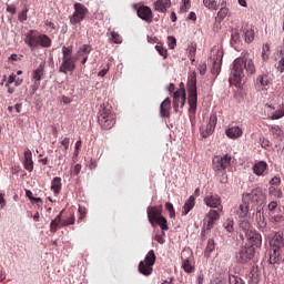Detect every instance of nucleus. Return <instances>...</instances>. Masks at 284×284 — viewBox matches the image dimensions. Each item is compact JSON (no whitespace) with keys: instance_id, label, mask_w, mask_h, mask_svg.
Masks as SVG:
<instances>
[{"instance_id":"79ce46f5","label":"nucleus","mask_w":284,"mask_h":284,"mask_svg":"<svg viewBox=\"0 0 284 284\" xmlns=\"http://www.w3.org/2000/svg\"><path fill=\"white\" fill-rule=\"evenodd\" d=\"M270 132L273 134V136H283V129H281L278 125H272L270 128Z\"/></svg>"},{"instance_id":"c756f323","label":"nucleus","mask_w":284,"mask_h":284,"mask_svg":"<svg viewBox=\"0 0 284 284\" xmlns=\"http://www.w3.org/2000/svg\"><path fill=\"white\" fill-rule=\"evenodd\" d=\"M255 83L256 85H261V88H267L270 85V75L266 73L257 75Z\"/></svg>"},{"instance_id":"72a5a7b5","label":"nucleus","mask_w":284,"mask_h":284,"mask_svg":"<svg viewBox=\"0 0 284 284\" xmlns=\"http://www.w3.org/2000/svg\"><path fill=\"white\" fill-rule=\"evenodd\" d=\"M256 34V31H254V27H250L244 31V41L245 43H252L254 41V37Z\"/></svg>"},{"instance_id":"6e6d98bb","label":"nucleus","mask_w":284,"mask_h":284,"mask_svg":"<svg viewBox=\"0 0 284 284\" xmlns=\"http://www.w3.org/2000/svg\"><path fill=\"white\" fill-rule=\"evenodd\" d=\"M276 70L278 72H284V54L282 55V58L277 62Z\"/></svg>"},{"instance_id":"0eeeda50","label":"nucleus","mask_w":284,"mask_h":284,"mask_svg":"<svg viewBox=\"0 0 284 284\" xmlns=\"http://www.w3.org/2000/svg\"><path fill=\"white\" fill-rule=\"evenodd\" d=\"M261 245L262 244L246 241L245 246H242L239 252L235 253L236 263H241L242 265L250 263V261L254 258V254H256V247H261Z\"/></svg>"},{"instance_id":"09e8293b","label":"nucleus","mask_w":284,"mask_h":284,"mask_svg":"<svg viewBox=\"0 0 284 284\" xmlns=\"http://www.w3.org/2000/svg\"><path fill=\"white\" fill-rule=\"evenodd\" d=\"M74 221H75L74 213H72L70 217H68L67 220H62L61 227H65L68 225H74Z\"/></svg>"},{"instance_id":"393cba45","label":"nucleus","mask_w":284,"mask_h":284,"mask_svg":"<svg viewBox=\"0 0 284 284\" xmlns=\"http://www.w3.org/2000/svg\"><path fill=\"white\" fill-rule=\"evenodd\" d=\"M265 170H267V162L265 161H260L253 166V172L256 176H263V174H265Z\"/></svg>"},{"instance_id":"4be33fe9","label":"nucleus","mask_w":284,"mask_h":284,"mask_svg":"<svg viewBox=\"0 0 284 284\" xmlns=\"http://www.w3.org/2000/svg\"><path fill=\"white\" fill-rule=\"evenodd\" d=\"M170 110H172V100L166 98L160 105V114L163 119L170 118Z\"/></svg>"},{"instance_id":"a19ab883","label":"nucleus","mask_w":284,"mask_h":284,"mask_svg":"<svg viewBox=\"0 0 284 284\" xmlns=\"http://www.w3.org/2000/svg\"><path fill=\"white\" fill-rule=\"evenodd\" d=\"M284 116V105L280 106L271 116L272 121H276L278 119H283Z\"/></svg>"},{"instance_id":"58836bf2","label":"nucleus","mask_w":284,"mask_h":284,"mask_svg":"<svg viewBox=\"0 0 284 284\" xmlns=\"http://www.w3.org/2000/svg\"><path fill=\"white\" fill-rule=\"evenodd\" d=\"M262 60L264 61V63H267V61H270V44H263L262 47Z\"/></svg>"},{"instance_id":"7c9ffc66","label":"nucleus","mask_w":284,"mask_h":284,"mask_svg":"<svg viewBox=\"0 0 284 284\" xmlns=\"http://www.w3.org/2000/svg\"><path fill=\"white\" fill-rule=\"evenodd\" d=\"M222 61H223V50H217L216 59L213 62V72H220Z\"/></svg>"},{"instance_id":"2f4dec72","label":"nucleus","mask_w":284,"mask_h":284,"mask_svg":"<svg viewBox=\"0 0 284 284\" xmlns=\"http://www.w3.org/2000/svg\"><path fill=\"white\" fill-rule=\"evenodd\" d=\"M276 207H278V203H276L274 201L268 204V210L271 213V221L273 223H278V221H281V219H282V216L274 215V210H276Z\"/></svg>"},{"instance_id":"2eb2a0df","label":"nucleus","mask_w":284,"mask_h":284,"mask_svg":"<svg viewBox=\"0 0 284 284\" xmlns=\"http://www.w3.org/2000/svg\"><path fill=\"white\" fill-rule=\"evenodd\" d=\"M217 121L219 118H216V114H211L206 128L201 129V135L203 136V139H207V136L214 133V130H216Z\"/></svg>"},{"instance_id":"4c0bfd02","label":"nucleus","mask_w":284,"mask_h":284,"mask_svg":"<svg viewBox=\"0 0 284 284\" xmlns=\"http://www.w3.org/2000/svg\"><path fill=\"white\" fill-rule=\"evenodd\" d=\"M203 6L207 10H219V2L216 0H203Z\"/></svg>"},{"instance_id":"bf43d9fd","label":"nucleus","mask_w":284,"mask_h":284,"mask_svg":"<svg viewBox=\"0 0 284 284\" xmlns=\"http://www.w3.org/2000/svg\"><path fill=\"white\" fill-rule=\"evenodd\" d=\"M14 81H17V75H16V74L9 75L8 81H7V83H6V88H9V85H10L11 83H14Z\"/></svg>"},{"instance_id":"aec40b11","label":"nucleus","mask_w":284,"mask_h":284,"mask_svg":"<svg viewBox=\"0 0 284 284\" xmlns=\"http://www.w3.org/2000/svg\"><path fill=\"white\" fill-rule=\"evenodd\" d=\"M24 161H23V168L27 170V172H32L34 170V161H32V151L30 149H27L24 151Z\"/></svg>"},{"instance_id":"a18cd8bd","label":"nucleus","mask_w":284,"mask_h":284,"mask_svg":"<svg viewBox=\"0 0 284 284\" xmlns=\"http://www.w3.org/2000/svg\"><path fill=\"white\" fill-rule=\"evenodd\" d=\"M216 244L214 243V240H209L206 248H205V256H210L212 254V251L215 250Z\"/></svg>"},{"instance_id":"39448f33","label":"nucleus","mask_w":284,"mask_h":284,"mask_svg":"<svg viewBox=\"0 0 284 284\" xmlns=\"http://www.w3.org/2000/svg\"><path fill=\"white\" fill-rule=\"evenodd\" d=\"M187 92H189V114L190 116H194L196 114V108L199 103V94L196 93V72H192L189 75L187 81Z\"/></svg>"},{"instance_id":"6ab92c4d","label":"nucleus","mask_w":284,"mask_h":284,"mask_svg":"<svg viewBox=\"0 0 284 284\" xmlns=\"http://www.w3.org/2000/svg\"><path fill=\"white\" fill-rule=\"evenodd\" d=\"M204 203L207 205V207L216 209L219 207V212H223V205H221V196L216 194L206 195L204 197Z\"/></svg>"},{"instance_id":"8fccbe9b","label":"nucleus","mask_w":284,"mask_h":284,"mask_svg":"<svg viewBox=\"0 0 284 284\" xmlns=\"http://www.w3.org/2000/svg\"><path fill=\"white\" fill-rule=\"evenodd\" d=\"M111 39L113 43H123V39L121 38V34H119L118 32L112 31Z\"/></svg>"},{"instance_id":"dca6fc26","label":"nucleus","mask_w":284,"mask_h":284,"mask_svg":"<svg viewBox=\"0 0 284 284\" xmlns=\"http://www.w3.org/2000/svg\"><path fill=\"white\" fill-rule=\"evenodd\" d=\"M217 121L219 118H216V114H211L206 128L201 129V135L203 136V139H207V136L214 133V130H216Z\"/></svg>"},{"instance_id":"49530a36","label":"nucleus","mask_w":284,"mask_h":284,"mask_svg":"<svg viewBox=\"0 0 284 284\" xmlns=\"http://www.w3.org/2000/svg\"><path fill=\"white\" fill-rule=\"evenodd\" d=\"M223 227L226 232L232 233L234 232V220H226L223 224Z\"/></svg>"},{"instance_id":"ddd939ff","label":"nucleus","mask_w":284,"mask_h":284,"mask_svg":"<svg viewBox=\"0 0 284 284\" xmlns=\"http://www.w3.org/2000/svg\"><path fill=\"white\" fill-rule=\"evenodd\" d=\"M263 199H265V195L261 187H255L250 193H244L242 195L243 203H261Z\"/></svg>"},{"instance_id":"9d476101","label":"nucleus","mask_w":284,"mask_h":284,"mask_svg":"<svg viewBox=\"0 0 284 284\" xmlns=\"http://www.w3.org/2000/svg\"><path fill=\"white\" fill-rule=\"evenodd\" d=\"M213 163V170L216 174V176H219V174L225 172V170H227V168H230L231 163H232V156H230L229 154L225 155H215L212 160Z\"/></svg>"},{"instance_id":"338daca9","label":"nucleus","mask_w":284,"mask_h":284,"mask_svg":"<svg viewBox=\"0 0 284 284\" xmlns=\"http://www.w3.org/2000/svg\"><path fill=\"white\" fill-rule=\"evenodd\" d=\"M81 145H82L81 140L77 141L75 152H74L75 156H79V150H81Z\"/></svg>"},{"instance_id":"a878e982","label":"nucleus","mask_w":284,"mask_h":284,"mask_svg":"<svg viewBox=\"0 0 284 284\" xmlns=\"http://www.w3.org/2000/svg\"><path fill=\"white\" fill-rule=\"evenodd\" d=\"M250 213V202H243L240 204L239 209L236 210V216L239 219H245L247 214Z\"/></svg>"},{"instance_id":"f03ea898","label":"nucleus","mask_w":284,"mask_h":284,"mask_svg":"<svg viewBox=\"0 0 284 284\" xmlns=\"http://www.w3.org/2000/svg\"><path fill=\"white\" fill-rule=\"evenodd\" d=\"M24 43L31 50L37 48H50L52 45V39L48 34L38 33L37 30L31 29L24 34Z\"/></svg>"},{"instance_id":"cd10ccee","label":"nucleus","mask_w":284,"mask_h":284,"mask_svg":"<svg viewBox=\"0 0 284 284\" xmlns=\"http://www.w3.org/2000/svg\"><path fill=\"white\" fill-rule=\"evenodd\" d=\"M268 263L271 265H276V263H281V251H280V248H271Z\"/></svg>"},{"instance_id":"ea45409f","label":"nucleus","mask_w":284,"mask_h":284,"mask_svg":"<svg viewBox=\"0 0 284 284\" xmlns=\"http://www.w3.org/2000/svg\"><path fill=\"white\" fill-rule=\"evenodd\" d=\"M268 193L271 196H275V199H281L283 196V191L278 186H270Z\"/></svg>"},{"instance_id":"f704fd0d","label":"nucleus","mask_w":284,"mask_h":284,"mask_svg":"<svg viewBox=\"0 0 284 284\" xmlns=\"http://www.w3.org/2000/svg\"><path fill=\"white\" fill-rule=\"evenodd\" d=\"M221 9L220 11L217 12V17H216V20L217 21H223L225 19V17H227L229 12H230V9H227L225 7V1H222L221 3Z\"/></svg>"},{"instance_id":"c9c22d12","label":"nucleus","mask_w":284,"mask_h":284,"mask_svg":"<svg viewBox=\"0 0 284 284\" xmlns=\"http://www.w3.org/2000/svg\"><path fill=\"white\" fill-rule=\"evenodd\" d=\"M182 270H184L186 274H192V272H194V266H192L190 258L182 257Z\"/></svg>"},{"instance_id":"37998d69","label":"nucleus","mask_w":284,"mask_h":284,"mask_svg":"<svg viewBox=\"0 0 284 284\" xmlns=\"http://www.w3.org/2000/svg\"><path fill=\"white\" fill-rule=\"evenodd\" d=\"M155 50L156 52H159L160 57H163V59H168V49H165L163 44H156Z\"/></svg>"},{"instance_id":"052dcab7","label":"nucleus","mask_w":284,"mask_h":284,"mask_svg":"<svg viewBox=\"0 0 284 284\" xmlns=\"http://www.w3.org/2000/svg\"><path fill=\"white\" fill-rule=\"evenodd\" d=\"M7 12H10L11 14H16L17 6H14V4H7Z\"/></svg>"},{"instance_id":"de8ad7c7","label":"nucleus","mask_w":284,"mask_h":284,"mask_svg":"<svg viewBox=\"0 0 284 284\" xmlns=\"http://www.w3.org/2000/svg\"><path fill=\"white\" fill-rule=\"evenodd\" d=\"M229 283L230 284H245L243 283V278L239 275H229Z\"/></svg>"},{"instance_id":"864d4df0","label":"nucleus","mask_w":284,"mask_h":284,"mask_svg":"<svg viewBox=\"0 0 284 284\" xmlns=\"http://www.w3.org/2000/svg\"><path fill=\"white\" fill-rule=\"evenodd\" d=\"M270 185L273 187H278V185H281V178L274 176L273 179H271Z\"/></svg>"},{"instance_id":"1a4fd4ad","label":"nucleus","mask_w":284,"mask_h":284,"mask_svg":"<svg viewBox=\"0 0 284 284\" xmlns=\"http://www.w3.org/2000/svg\"><path fill=\"white\" fill-rule=\"evenodd\" d=\"M240 227L243 230L246 241H250V243H255V245H262L263 237H261V234L256 233V231L252 229V224H250L248 221H242L240 223Z\"/></svg>"},{"instance_id":"680f3d73","label":"nucleus","mask_w":284,"mask_h":284,"mask_svg":"<svg viewBox=\"0 0 284 284\" xmlns=\"http://www.w3.org/2000/svg\"><path fill=\"white\" fill-rule=\"evenodd\" d=\"M27 20H28V10L19 13V21H27Z\"/></svg>"},{"instance_id":"423d86ee","label":"nucleus","mask_w":284,"mask_h":284,"mask_svg":"<svg viewBox=\"0 0 284 284\" xmlns=\"http://www.w3.org/2000/svg\"><path fill=\"white\" fill-rule=\"evenodd\" d=\"M98 123L103 130H112L116 123V116L112 112V106L102 104L98 113Z\"/></svg>"},{"instance_id":"f257e3e1","label":"nucleus","mask_w":284,"mask_h":284,"mask_svg":"<svg viewBox=\"0 0 284 284\" xmlns=\"http://www.w3.org/2000/svg\"><path fill=\"white\" fill-rule=\"evenodd\" d=\"M243 68H245L248 74H254V72H256V65H254L253 59L237 58L233 62L230 83H233V85H241V81H243V77H244Z\"/></svg>"},{"instance_id":"0e129e2a","label":"nucleus","mask_w":284,"mask_h":284,"mask_svg":"<svg viewBox=\"0 0 284 284\" xmlns=\"http://www.w3.org/2000/svg\"><path fill=\"white\" fill-rule=\"evenodd\" d=\"M44 26H47L48 28H51V30H57V26L54 24V22L47 20L44 22Z\"/></svg>"},{"instance_id":"c85d7f7f","label":"nucleus","mask_w":284,"mask_h":284,"mask_svg":"<svg viewBox=\"0 0 284 284\" xmlns=\"http://www.w3.org/2000/svg\"><path fill=\"white\" fill-rule=\"evenodd\" d=\"M63 215V211H61L54 220L51 221L50 224V232H52V234H55V232L59 230V225H61L62 221H61V216Z\"/></svg>"},{"instance_id":"b1692460","label":"nucleus","mask_w":284,"mask_h":284,"mask_svg":"<svg viewBox=\"0 0 284 284\" xmlns=\"http://www.w3.org/2000/svg\"><path fill=\"white\" fill-rule=\"evenodd\" d=\"M270 245H271V248L273 250H281V247H284L283 235H281L280 233H276L270 241Z\"/></svg>"},{"instance_id":"c03bdc74","label":"nucleus","mask_w":284,"mask_h":284,"mask_svg":"<svg viewBox=\"0 0 284 284\" xmlns=\"http://www.w3.org/2000/svg\"><path fill=\"white\" fill-rule=\"evenodd\" d=\"M164 207L169 212L170 219H174L176 216V211H174V205L172 203L166 202Z\"/></svg>"},{"instance_id":"e433bc0d","label":"nucleus","mask_w":284,"mask_h":284,"mask_svg":"<svg viewBox=\"0 0 284 284\" xmlns=\"http://www.w3.org/2000/svg\"><path fill=\"white\" fill-rule=\"evenodd\" d=\"M92 52V45L90 44H83L78 50V57H88Z\"/></svg>"},{"instance_id":"f8f14e48","label":"nucleus","mask_w":284,"mask_h":284,"mask_svg":"<svg viewBox=\"0 0 284 284\" xmlns=\"http://www.w3.org/2000/svg\"><path fill=\"white\" fill-rule=\"evenodd\" d=\"M73 8H74V12L70 17V24L77 26V23H81V21L85 19V17L88 16V9L85 8L84 4L79 2H75L73 4Z\"/></svg>"},{"instance_id":"5701e85b","label":"nucleus","mask_w":284,"mask_h":284,"mask_svg":"<svg viewBox=\"0 0 284 284\" xmlns=\"http://www.w3.org/2000/svg\"><path fill=\"white\" fill-rule=\"evenodd\" d=\"M194 205H196V197H194V195H191L183 205L182 215L187 216V214H190V212L194 210Z\"/></svg>"},{"instance_id":"412c9836","label":"nucleus","mask_w":284,"mask_h":284,"mask_svg":"<svg viewBox=\"0 0 284 284\" xmlns=\"http://www.w3.org/2000/svg\"><path fill=\"white\" fill-rule=\"evenodd\" d=\"M171 6H172V1L170 0H156L153 3V9L155 10V12L165 13L168 12V8H170Z\"/></svg>"},{"instance_id":"3c124183","label":"nucleus","mask_w":284,"mask_h":284,"mask_svg":"<svg viewBox=\"0 0 284 284\" xmlns=\"http://www.w3.org/2000/svg\"><path fill=\"white\" fill-rule=\"evenodd\" d=\"M78 212L80 214L78 221H83L88 216V209L79 206Z\"/></svg>"},{"instance_id":"e2e57ef3","label":"nucleus","mask_w":284,"mask_h":284,"mask_svg":"<svg viewBox=\"0 0 284 284\" xmlns=\"http://www.w3.org/2000/svg\"><path fill=\"white\" fill-rule=\"evenodd\" d=\"M73 174H74L75 176H79V174H81V164H75V165L73 166Z\"/></svg>"},{"instance_id":"4468645a","label":"nucleus","mask_w":284,"mask_h":284,"mask_svg":"<svg viewBox=\"0 0 284 284\" xmlns=\"http://www.w3.org/2000/svg\"><path fill=\"white\" fill-rule=\"evenodd\" d=\"M185 101H187L185 94V88H182L173 93V109L179 112V108H184Z\"/></svg>"},{"instance_id":"f3484780","label":"nucleus","mask_w":284,"mask_h":284,"mask_svg":"<svg viewBox=\"0 0 284 284\" xmlns=\"http://www.w3.org/2000/svg\"><path fill=\"white\" fill-rule=\"evenodd\" d=\"M138 17L145 21V23H152L154 21V13H152V9L148 6H141L138 9Z\"/></svg>"},{"instance_id":"7ed1b4c3","label":"nucleus","mask_w":284,"mask_h":284,"mask_svg":"<svg viewBox=\"0 0 284 284\" xmlns=\"http://www.w3.org/2000/svg\"><path fill=\"white\" fill-rule=\"evenodd\" d=\"M146 214L148 221L152 225V227H155L158 224L160 225L161 230H170V227L168 226V219L163 216V205L148 206Z\"/></svg>"},{"instance_id":"473e14b6","label":"nucleus","mask_w":284,"mask_h":284,"mask_svg":"<svg viewBox=\"0 0 284 284\" xmlns=\"http://www.w3.org/2000/svg\"><path fill=\"white\" fill-rule=\"evenodd\" d=\"M62 187L61 178L55 176L51 181V190L54 194H60Z\"/></svg>"},{"instance_id":"69168bd1","label":"nucleus","mask_w":284,"mask_h":284,"mask_svg":"<svg viewBox=\"0 0 284 284\" xmlns=\"http://www.w3.org/2000/svg\"><path fill=\"white\" fill-rule=\"evenodd\" d=\"M205 72H207V64L206 63H203V64H200V74H205Z\"/></svg>"},{"instance_id":"6e6552de","label":"nucleus","mask_w":284,"mask_h":284,"mask_svg":"<svg viewBox=\"0 0 284 284\" xmlns=\"http://www.w3.org/2000/svg\"><path fill=\"white\" fill-rule=\"evenodd\" d=\"M154 263H156V254H154V250H151L145 255L144 261L139 263L138 270L140 274L151 276L152 272H154Z\"/></svg>"},{"instance_id":"bb28decb","label":"nucleus","mask_w":284,"mask_h":284,"mask_svg":"<svg viewBox=\"0 0 284 284\" xmlns=\"http://www.w3.org/2000/svg\"><path fill=\"white\" fill-rule=\"evenodd\" d=\"M226 136L229 139H239L243 136V130L240 126H232L226 130Z\"/></svg>"},{"instance_id":"13d9d810","label":"nucleus","mask_w":284,"mask_h":284,"mask_svg":"<svg viewBox=\"0 0 284 284\" xmlns=\"http://www.w3.org/2000/svg\"><path fill=\"white\" fill-rule=\"evenodd\" d=\"M110 72V64H106L101 71H99L98 77H105Z\"/></svg>"},{"instance_id":"9b49d317","label":"nucleus","mask_w":284,"mask_h":284,"mask_svg":"<svg viewBox=\"0 0 284 284\" xmlns=\"http://www.w3.org/2000/svg\"><path fill=\"white\" fill-rule=\"evenodd\" d=\"M219 219H221V213L216 210H210L203 220L202 235L207 234L216 225Z\"/></svg>"},{"instance_id":"5fc2aeb1","label":"nucleus","mask_w":284,"mask_h":284,"mask_svg":"<svg viewBox=\"0 0 284 284\" xmlns=\"http://www.w3.org/2000/svg\"><path fill=\"white\" fill-rule=\"evenodd\" d=\"M60 143L64 148L63 152H68L70 148V138H64Z\"/></svg>"},{"instance_id":"774afa93","label":"nucleus","mask_w":284,"mask_h":284,"mask_svg":"<svg viewBox=\"0 0 284 284\" xmlns=\"http://www.w3.org/2000/svg\"><path fill=\"white\" fill-rule=\"evenodd\" d=\"M221 174L220 183H227V174L224 171Z\"/></svg>"},{"instance_id":"a211bd4d","label":"nucleus","mask_w":284,"mask_h":284,"mask_svg":"<svg viewBox=\"0 0 284 284\" xmlns=\"http://www.w3.org/2000/svg\"><path fill=\"white\" fill-rule=\"evenodd\" d=\"M45 63H41L33 72H32V79L34 81V84L32 85V91L37 92V89L41 85V79L43 78Z\"/></svg>"},{"instance_id":"603ef678","label":"nucleus","mask_w":284,"mask_h":284,"mask_svg":"<svg viewBox=\"0 0 284 284\" xmlns=\"http://www.w3.org/2000/svg\"><path fill=\"white\" fill-rule=\"evenodd\" d=\"M168 43H169V48L171 50H174V48L176 47V38H174L173 36H169Z\"/></svg>"},{"instance_id":"20e7f679","label":"nucleus","mask_w":284,"mask_h":284,"mask_svg":"<svg viewBox=\"0 0 284 284\" xmlns=\"http://www.w3.org/2000/svg\"><path fill=\"white\" fill-rule=\"evenodd\" d=\"M72 47H62V63L59 67V72L68 74V72H74L77 70L78 57L72 55Z\"/></svg>"},{"instance_id":"4d7b16f0","label":"nucleus","mask_w":284,"mask_h":284,"mask_svg":"<svg viewBox=\"0 0 284 284\" xmlns=\"http://www.w3.org/2000/svg\"><path fill=\"white\" fill-rule=\"evenodd\" d=\"M192 8L190 0H184L183 6L181 7L182 12H187Z\"/></svg>"}]
</instances>
